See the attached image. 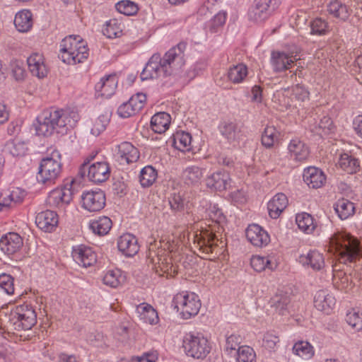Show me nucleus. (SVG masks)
I'll use <instances>...</instances> for the list:
<instances>
[{
  "label": "nucleus",
  "mask_w": 362,
  "mask_h": 362,
  "mask_svg": "<svg viewBox=\"0 0 362 362\" xmlns=\"http://www.w3.org/2000/svg\"><path fill=\"white\" fill-rule=\"evenodd\" d=\"M186 47L187 43L181 42L167 51L163 57L159 53L153 54L140 74L141 81L165 78L171 75L183 76L182 72L185 65Z\"/></svg>",
  "instance_id": "1"
},
{
  "label": "nucleus",
  "mask_w": 362,
  "mask_h": 362,
  "mask_svg": "<svg viewBox=\"0 0 362 362\" xmlns=\"http://www.w3.org/2000/svg\"><path fill=\"white\" fill-rule=\"evenodd\" d=\"M35 124L36 134L44 136L57 134H64L73 129L79 120L76 110L71 108L46 110L37 117Z\"/></svg>",
  "instance_id": "2"
},
{
  "label": "nucleus",
  "mask_w": 362,
  "mask_h": 362,
  "mask_svg": "<svg viewBox=\"0 0 362 362\" xmlns=\"http://www.w3.org/2000/svg\"><path fill=\"white\" fill-rule=\"evenodd\" d=\"M329 247L340 264L353 262L362 257V248L358 240L350 234L338 232L329 240Z\"/></svg>",
  "instance_id": "3"
},
{
  "label": "nucleus",
  "mask_w": 362,
  "mask_h": 362,
  "mask_svg": "<svg viewBox=\"0 0 362 362\" xmlns=\"http://www.w3.org/2000/svg\"><path fill=\"white\" fill-rule=\"evenodd\" d=\"M86 42L79 35H69L62 40L60 44L59 57L68 64H76L86 60L88 55Z\"/></svg>",
  "instance_id": "4"
},
{
  "label": "nucleus",
  "mask_w": 362,
  "mask_h": 362,
  "mask_svg": "<svg viewBox=\"0 0 362 362\" xmlns=\"http://www.w3.org/2000/svg\"><path fill=\"white\" fill-rule=\"evenodd\" d=\"M37 322V314L34 308L27 303L17 305L8 316V329L22 331L29 330Z\"/></svg>",
  "instance_id": "5"
},
{
  "label": "nucleus",
  "mask_w": 362,
  "mask_h": 362,
  "mask_svg": "<svg viewBox=\"0 0 362 362\" xmlns=\"http://www.w3.org/2000/svg\"><path fill=\"white\" fill-rule=\"evenodd\" d=\"M173 306L180 312L184 319H189L198 314L201 308L199 296L192 292H182L173 298Z\"/></svg>",
  "instance_id": "6"
},
{
  "label": "nucleus",
  "mask_w": 362,
  "mask_h": 362,
  "mask_svg": "<svg viewBox=\"0 0 362 362\" xmlns=\"http://www.w3.org/2000/svg\"><path fill=\"white\" fill-rule=\"evenodd\" d=\"M182 347L187 356L196 359L205 358L211 351V346L206 338L191 333L184 337Z\"/></svg>",
  "instance_id": "7"
},
{
  "label": "nucleus",
  "mask_w": 362,
  "mask_h": 362,
  "mask_svg": "<svg viewBox=\"0 0 362 362\" xmlns=\"http://www.w3.org/2000/svg\"><path fill=\"white\" fill-rule=\"evenodd\" d=\"M60 155L53 152L51 156L42 158L40 161L37 180L39 182L47 183L54 180L61 173Z\"/></svg>",
  "instance_id": "8"
},
{
  "label": "nucleus",
  "mask_w": 362,
  "mask_h": 362,
  "mask_svg": "<svg viewBox=\"0 0 362 362\" xmlns=\"http://www.w3.org/2000/svg\"><path fill=\"white\" fill-rule=\"evenodd\" d=\"M93 158L92 156L84 161L79 168V174L81 177L87 175L89 180L95 183L103 182L110 175V165L106 161L95 162L90 165V161Z\"/></svg>",
  "instance_id": "9"
},
{
  "label": "nucleus",
  "mask_w": 362,
  "mask_h": 362,
  "mask_svg": "<svg viewBox=\"0 0 362 362\" xmlns=\"http://www.w3.org/2000/svg\"><path fill=\"white\" fill-rule=\"evenodd\" d=\"M281 2V0H255L248 11L249 20L257 23L264 21L269 18Z\"/></svg>",
  "instance_id": "10"
},
{
  "label": "nucleus",
  "mask_w": 362,
  "mask_h": 362,
  "mask_svg": "<svg viewBox=\"0 0 362 362\" xmlns=\"http://www.w3.org/2000/svg\"><path fill=\"white\" fill-rule=\"evenodd\" d=\"M82 207L90 212L102 210L106 203L105 192L101 190L85 191L81 194Z\"/></svg>",
  "instance_id": "11"
},
{
  "label": "nucleus",
  "mask_w": 362,
  "mask_h": 362,
  "mask_svg": "<svg viewBox=\"0 0 362 362\" xmlns=\"http://www.w3.org/2000/svg\"><path fill=\"white\" fill-rule=\"evenodd\" d=\"M231 179L229 173L226 170H219L207 175L204 183L207 189L211 191L222 192L230 187Z\"/></svg>",
  "instance_id": "12"
},
{
  "label": "nucleus",
  "mask_w": 362,
  "mask_h": 362,
  "mask_svg": "<svg viewBox=\"0 0 362 362\" xmlns=\"http://www.w3.org/2000/svg\"><path fill=\"white\" fill-rule=\"evenodd\" d=\"M297 58V54L293 52L286 53L284 52L273 51L272 52L271 62L275 72H281L289 69Z\"/></svg>",
  "instance_id": "13"
},
{
  "label": "nucleus",
  "mask_w": 362,
  "mask_h": 362,
  "mask_svg": "<svg viewBox=\"0 0 362 362\" xmlns=\"http://www.w3.org/2000/svg\"><path fill=\"white\" fill-rule=\"evenodd\" d=\"M23 245V238L16 233H8L0 239V250L8 256L18 252Z\"/></svg>",
  "instance_id": "14"
},
{
  "label": "nucleus",
  "mask_w": 362,
  "mask_h": 362,
  "mask_svg": "<svg viewBox=\"0 0 362 362\" xmlns=\"http://www.w3.org/2000/svg\"><path fill=\"white\" fill-rule=\"evenodd\" d=\"M247 239L256 247H262L270 242L268 233L258 224L249 225L245 231Z\"/></svg>",
  "instance_id": "15"
},
{
  "label": "nucleus",
  "mask_w": 362,
  "mask_h": 362,
  "mask_svg": "<svg viewBox=\"0 0 362 362\" xmlns=\"http://www.w3.org/2000/svg\"><path fill=\"white\" fill-rule=\"evenodd\" d=\"M72 257L74 261L83 267H88L96 262V255L88 246L81 245L73 247Z\"/></svg>",
  "instance_id": "16"
},
{
  "label": "nucleus",
  "mask_w": 362,
  "mask_h": 362,
  "mask_svg": "<svg viewBox=\"0 0 362 362\" xmlns=\"http://www.w3.org/2000/svg\"><path fill=\"white\" fill-rule=\"evenodd\" d=\"M287 149L289 159L296 162L305 161L310 154L308 145L298 138L290 141Z\"/></svg>",
  "instance_id": "17"
},
{
  "label": "nucleus",
  "mask_w": 362,
  "mask_h": 362,
  "mask_svg": "<svg viewBox=\"0 0 362 362\" xmlns=\"http://www.w3.org/2000/svg\"><path fill=\"white\" fill-rule=\"evenodd\" d=\"M116 156L120 163L130 164L136 162L140 154L138 149L131 143L124 141L117 146Z\"/></svg>",
  "instance_id": "18"
},
{
  "label": "nucleus",
  "mask_w": 362,
  "mask_h": 362,
  "mask_svg": "<svg viewBox=\"0 0 362 362\" xmlns=\"http://www.w3.org/2000/svg\"><path fill=\"white\" fill-rule=\"evenodd\" d=\"M37 226L45 232H52L58 225V215L51 210L42 211L35 217Z\"/></svg>",
  "instance_id": "19"
},
{
  "label": "nucleus",
  "mask_w": 362,
  "mask_h": 362,
  "mask_svg": "<svg viewBox=\"0 0 362 362\" xmlns=\"http://www.w3.org/2000/svg\"><path fill=\"white\" fill-rule=\"evenodd\" d=\"M117 247L126 257H133L136 255L139 250L137 238L130 233L123 234L119 238Z\"/></svg>",
  "instance_id": "20"
},
{
  "label": "nucleus",
  "mask_w": 362,
  "mask_h": 362,
  "mask_svg": "<svg viewBox=\"0 0 362 362\" xmlns=\"http://www.w3.org/2000/svg\"><path fill=\"white\" fill-rule=\"evenodd\" d=\"M336 303V299L327 290H320L314 296V306L329 314Z\"/></svg>",
  "instance_id": "21"
},
{
  "label": "nucleus",
  "mask_w": 362,
  "mask_h": 362,
  "mask_svg": "<svg viewBox=\"0 0 362 362\" xmlns=\"http://www.w3.org/2000/svg\"><path fill=\"white\" fill-rule=\"evenodd\" d=\"M303 177L308 186L313 189L321 187L326 180L324 173L316 167H308L305 169Z\"/></svg>",
  "instance_id": "22"
},
{
  "label": "nucleus",
  "mask_w": 362,
  "mask_h": 362,
  "mask_svg": "<svg viewBox=\"0 0 362 362\" xmlns=\"http://www.w3.org/2000/svg\"><path fill=\"white\" fill-rule=\"evenodd\" d=\"M27 63L30 71L33 76L44 78L47 76V70L44 63V58L41 54L33 53L28 59Z\"/></svg>",
  "instance_id": "23"
},
{
  "label": "nucleus",
  "mask_w": 362,
  "mask_h": 362,
  "mask_svg": "<svg viewBox=\"0 0 362 362\" xmlns=\"http://www.w3.org/2000/svg\"><path fill=\"white\" fill-rule=\"evenodd\" d=\"M117 80L115 75H108L102 78L95 86V91L100 93V95L108 98L115 92Z\"/></svg>",
  "instance_id": "24"
},
{
  "label": "nucleus",
  "mask_w": 362,
  "mask_h": 362,
  "mask_svg": "<svg viewBox=\"0 0 362 362\" xmlns=\"http://www.w3.org/2000/svg\"><path fill=\"white\" fill-rule=\"evenodd\" d=\"M298 261L303 266H309L314 270H320L325 266L323 255L317 250H310L306 255H301Z\"/></svg>",
  "instance_id": "25"
},
{
  "label": "nucleus",
  "mask_w": 362,
  "mask_h": 362,
  "mask_svg": "<svg viewBox=\"0 0 362 362\" xmlns=\"http://www.w3.org/2000/svg\"><path fill=\"white\" fill-rule=\"evenodd\" d=\"M288 205L287 197L284 193H278L268 202L269 214L272 218H277Z\"/></svg>",
  "instance_id": "26"
},
{
  "label": "nucleus",
  "mask_w": 362,
  "mask_h": 362,
  "mask_svg": "<svg viewBox=\"0 0 362 362\" xmlns=\"http://www.w3.org/2000/svg\"><path fill=\"white\" fill-rule=\"evenodd\" d=\"M206 169L197 165L187 167L182 172V176L187 185H198L204 177Z\"/></svg>",
  "instance_id": "27"
},
{
  "label": "nucleus",
  "mask_w": 362,
  "mask_h": 362,
  "mask_svg": "<svg viewBox=\"0 0 362 362\" xmlns=\"http://www.w3.org/2000/svg\"><path fill=\"white\" fill-rule=\"evenodd\" d=\"M156 257H151V252H150L149 256L148 257V259H149L150 262L153 264L156 265L158 264V267H156V273H158L159 271L165 273L167 274V276L173 277L177 274V271L175 267L170 262H168V259L166 258H162L158 256H156V252H153Z\"/></svg>",
  "instance_id": "28"
},
{
  "label": "nucleus",
  "mask_w": 362,
  "mask_h": 362,
  "mask_svg": "<svg viewBox=\"0 0 362 362\" xmlns=\"http://www.w3.org/2000/svg\"><path fill=\"white\" fill-rule=\"evenodd\" d=\"M170 121L171 117L168 113L158 112L151 117V127L154 132L163 134L169 128Z\"/></svg>",
  "instance_id": "29"
},
{
  "label": "nucleus",
  "mask_w": 362,
  "mask_h": 362,
  "mask_svg": "<svg viewBox=\"0 0 362 362\" xmlns=\"http://www.w3.org/2000/svg\"><path fill=\"white\" fill-rule=\"evenodd\" d=\"M136 311L140 320L150 325H156L158 322V313L151 305L145 303H141L137 305Z\"/></svg>",
  "instance_id": "30"
},
{
  "label": "nucleus",
  "mask_w": 362,
  "mask_h": 362,
  "mask_svg": "<svg viewBox=\"0 0 362 362\" xmlns=\"http://www.w3.org/2000/svg\"><path fill=\"white\" fill-rule=\"evenodd\" d=\"M112 222L107 216H100L92 221L89 224V228L92 232L99 236L107 235L112 228Z\"/></svg>",
  "instance_id": "31"
},
{
  "label": "nucleus",
  "mask_w": 362,
  "mask_h": 362,
  "mask_svg": "<svg viewBox=\"0 0 362 362\" xmlns=\"http://www.w3.org/2000/svg\"><path fill=\"white\" fill-rule=\"evenodd\" d=\"M218 129L221 134L230 142L238 141L241 136L240 127L233 122H221Z\"/></svg>",
  "instance_id": "32"
},
{
  "label": "nucleus",
  "mask_w": 362,
  "mask_h": 362,
  "mask_svg": "<svg viewBox=\"0 0 362 362\" xmlns=\"http://www.w3.org/2000/svg\"><path fill=\"white\" fill-rule=\"evenodd\" d=\"M327 7L329 14L342 21L348 20L351 13V9L347 5L338 0L330 2Z\"/></svg>",
  "instance_id": "33"
},
{
  "label": "nucleus",
  "mask_w": 362,
  "mask_h": 362,
  "mask_svg": "<svg viewBox=\"0 0 362 362\" xmlns=\"http://www.w3.org/2000/svg\"><path fill=\"white\" fill-rule=\"evenodd\" d=\"M334 209L339 218L345 220L355 213V206L351 201L341 198L334 204Z\"/></svg>",
  "instance_id": "34"
},
{
  "label": "nucleus",
  "mask_w": 362,
  "mask_h": 362,
  "mask_svg": "<svg viewBox=\"0 0 362 362\" xmlns=\"http://www.w3.org/2000/svg\"><path fill=\"white\" fill-rule=\"evenodd\" d=\"M14 25L19 32H28L33 26V15L29 10L18 12L14 18Z\"/></svg>",
  "instance_id": "35"
},
{
  "label": "nucleus",
  "mask_w": 362,
  "mask_h": 362,
  "mask_svg": "<svg viewBox=\"0 0 362 362\" xmlns=\"http://www.w3.org/2000/svg\"><path fill=\"white\" fill-rule=\"evenodd\" d=\"M290 302V296L287 293L280 291L271 298L269 303L279 315H283L288 310Z\"/></svg>",
  "instance_id": "36"
},
{
  "label": "nucleus",
  "mask_w": 362,
  "mask_h": 362,
  "mask_svg": "<svg viewBox=\"0 0 362 362\" xmlns=\"http://www.w3.org/2000/svg\"><path fill=\"white\" fill-rule=\"evenodd\" d=\"M338 165L340 168L349 174L356 173L360 168L358 159L346 153L340 155Z\"/></svg>",
  "instance_id": "37"
},
{
  "label": "nucleus",
  "mask_w": 362,
  "mask_h": 362,
  "mask_svg": "<svg viewBox=\"0 0 362 362\" xmlns=\"http://www.w3.org/2000/svg\"><path fill=\"white\" fill-rule=\"evenodd\" d=\"M247 74V66L243 63H239L230 67L227 73V76L230 82L233 83H240L244 81Z\"/></svg>",
  "instance_id": "38"
},
{
  "label": "nucleus",
  "mask_w": 362,
  "mask_h": 362,
  "mask_svg": "<svg viewBox=\"0 0 362 362\" xmlns=\"http://www.w3.org/2000/svg\"><path fill=\"white\" fill-rule=\"evenodd\" d=\"M218 238L214 234H209L199 240V250L202 255H210L214 253V249L218 247Z\"/></svg>",
  "instance_id": "39"
},
{
  "label": "nucleus",
  "mask_w": 362,
  "mask_h": 362,
  "mask_svg": "<svg viewBox=\"0 0 362 362\" xmlns=\"http://www.w3.org/2000/svg\"><path fill=\"white\" fill-rule=\"evenodd\" d=\"M252 267L257 272H261L266 269L274 270L276 264L269 257L253 256L250 260Z\"/></svg>",
  "instance_id": "40"
},
{
  "label": "nucleus",
  "mask_w": 362,
  "mask_h": 362,
  "mask_svg": "<svg viewBox=\"0 0 362 362\" xmlns=\"http://www.w3.org/2000/svg\"><path fill=\"white\" fill-rule=\"evenodd\" d=\"M158 177L157 170L151 165H146L143 168L139 175V182L143 187L151 186Z\"/></svg>",
  "instance_id": "41"
},
{
  "label": "nucleus",
  "mask_w": 362,
  "mask_h": 362,
  "mask_svg": "<svg viewBox=\"0 0 362 362\" xmlns=\"http://www.w3.org/2000/svg\"><path fill=\"white\" fill-rule=\"evenodd\" d=\"M103 33L108 38L119 37L122 33V25L117 19H111L104 25Z\"/></svg>",
  "instance_id": "42"
},
{
  "label": "nucleus",
  "mask_w": 362,
  "mask_h": 362,
  "mask_svg": "<svg viewBox=\"0 0 362 362\" xmlns=\"http://www.w3.org/2000/svg\"><path fill=\"white\" fill-rule=\"evenodd\" d=\"M296 223L298 228L306 233H312L315 228L314 219L313 216L308 213H302L296 215Z\"/></svg>",
  "instance_id": "43"
},
{
  "label": "nucleus",
  "mask_w": 362,
  "mask_h": 362,
  "mask_svg": "<svg viewBox=\"0 0 362 362\" xmlns=\"http://www.w3.org/2000/svg\"><path fill=\"white\" fill-rule=\"evenodd\" d=\"M192 136L188 132H177L174 136V146L180 151H189L191 148Z\"/></svg>",
  "instance_id": "44"
},
{
  "label": "nucleus",
  "mask_w": 362,
  "mask_h": 362,
  "mask_svg": "<svg viewBox=\"0 0 362 362\" xmlns=\"http://www.w3.org/2000/svg\"><path fill=\"white\" fill-rule=\"evenodd\" d=\"M237 362H255L256 354L254 349L248 346H238L233 353Z\"/></svg>",
  "instance_id": "45"
},
{
  "label": "nucleus",
  "mask_w": 362,
  "mask_h": 362,
  "mask_svg": "<svg viewBox=\"0 0 362 362\" xmlns=\"http://www.w3.org/2000/svg\"><path fill=\"white\" fill-rule=\"evenodd\" d=\"M293 352L304 359H309L314 354L313 347L309 342L304 341L296 342L293 346Z\"/></svg>",
  "instance_id": "46"
},
{
  "label": "nucleus",
  "mask_w": 362,
  "mask_h": 362,
  "mask_svg": "<svg viewBox=\"0 0 362 362\" xmlns=\"http://www.w3.org/2000/svg\"><path fill=\"white\" fill-rule=\"evenodd\" d=\"M310 34L316 35H325L329 31V23L322 18H316L310 23Z\"/></svg>",
  "instance_id": "47"
},
{
  "label": "nucleus",
  "mask_w": 362,
  "mask_h": 362,
  "mask_svg": "<svg viewBox=\"0 0 362 362\" xmlns=\"http://www.w3.org/2000/svg\"><path fill=\"white\" fill-rule=\"evenodd\" d=\"M124 281L121 271L119 269L109 270L103 276V283L112 288H117Z\"/></svg>",
  "instance_id": "48"
},
{
  "label": "nucleus",
  "mask_w": 362,
  "mask_h": 362,
  "mask_svg": "<svg viewBox=\"0 0 362 362\" xmlns=\"http://www.w3.org/2000/svg\"><path fill=\"white\" fill-rule=\"evenodd\" d=\"M226 20V12H218L214 17L206 24V29L211 33H216L224 25Z\"/></svg>",
  "instance_id": "49"
},
{
  "label": "nucleus",
  "mask_w": 362,
  "mask_h": 362,
  "mask_svg": "<svg viewBox=\"0 0 362 362\" xmlns=\"http://www.w3.org/2000/svg\"><path fill=\"white\" fill-rule=\"evenodd\" d=\"M115 8L120 13L126 16H133L139 10L137 4L129 0H122L117 2L115 4Z\"/></svg>",
  "instance_id": "50"
},
{
  "label": "nucleus",
  "mask_w": 362,
  "mask_h": 362,
  "mask_svg": "<svg viewBox=\"0 0 362 362\" xmlns=\"http://www.w3.org/2000/svg\"><path fill=\"white\" fill-rule=\"evenodd\" d=\"M277 140L276 130L274 127H267L262 135V144L267 148H272Z\"/></svg>",
  "instance_id": "51"
},
{
  "label": "nucleus",
  "mask_w": 362,
  "mask_h": 362,
  "mask_svg": "<svg viewBox=\"0 0 362 362\" xmlns=\"http://www.w3.org/2000/svg\"><path fill=\"white\" fill-rule=\"evenodd\" d=\"M168 202L170 209L174 213V214H177L179 216H180V214L185 210V199L180 194H173L170 197H169Z\"/></svg>",
  "instance_id": "52"
},
{
  "label": "nucleus",
  "mask_w": 362,
  "mask_h": 362,
  "mask_svg": "<svg viewBox=\"0 0 362 362\" xmlns=\"http://www.w3.org/2000/svg\"><path fill=\"white\" fill-rule=\"evenodd\" d=\"M347 323L357 331L362 330V312L353 310L346 314Z\"/></svg>",
  "instance_id": "53"
},
{
  "label": "nucleus",
  "mask_w": 362,
  "mask_h": 362,
  "mask_svg": "<svg viewBox=\"0 0 362 362\" xmlns=\"http://www.w3.org/2000/svg\"><path fill=\"white\" fill-rule=\"evenodd\" d=\"M0 288L8 295L14 294V279L8 274H0Z\"/></svg>",
  "instance_id": "54"
},
{
  "label": "nucleus",
  "mask_w": 362,
  "mask_h": 362,
  "mask_svg": "<svg viewBox=\"0 0 362 362\" xmlns=\"http://www.w3.org/2000/svg\"><path fill=\"white\" fill-rule=\"evenodd\" d=\"M139 110H136V106L132 103L131 99L127 102L122 103L117 109V113L119 117L127 118L138 113Z\"/></svg>",
  "instance_id": "55"
},
{
  "label": "nucleus",
  "mask_w": 362,
  "mask_h": 362,
  "mask_svg": "<svg viewBox=\"0 0 362 362\" xmlns=\"http://www.w3.org/2000/svg\"><path fill=\"white\" fill-rule=\"evenodd\" d=\"M293 95L299 101L304 102L309 100L310 92L308 88L302 84H296L292 88Z\"/></svg>",
  "instance_id": "56"
},
{
  "label": "nucleus",
  "mask_w": 362,
  "mask_h": 362,
  "mask_svg": "<svg viewBox=\"0 0 362 362\" xmlns=\"http://www.w3.org/2000/svg\"><path fill=\"white\" fill-rule=\"evenodd\" d=\"M279 337H277L276 335H275L272 333L267 332L264 335L262 346L264 348L272 351V350L274 349L277 343H279Z\"/></svg>",
  "instance_id": "57"
},
{
  "label": "nucleus",
  "mask_w": 362,
  "mask_h": 362,
  "mask_svg": "<svg viewBox=\"0 0 362 362\" xmlns=\"http://www.w3.org/2000/svg\"><path fill=\"white\" fill-rule=\"evenodd\" d=\"M108 122L109 120L105 115L99 116L95 122L94 127L91 129V133L95 136L99 135L105 129Z\"/></svg>",
  "instance_id": "58"
},
{
  "label": "nucleus",
  "mask_w": 362,
  "mask_h": 362,
  "mask_svg": "<svg viewBox=\"0 0 362 362\" xmlns=\"http://www.w3.org/2000/svg\"><path fill=\"white\" fill-rule=\"evenodd\" d=\"M73 183L74 181L72 180L69 185H66L64 187L58 189L60 192L62 204H64V205L69 204L72 200L74 194L71 189V186Z\"/></svg>",
  "instance_id": "59"
},
{
  "label": "nucleus",
  "mask_w": 362,
  "mask_h": 362,
  "mask_svg": "<svg viewBox=\"0 0 362 362\" xmlns=\"http://www.w3.org/2000/svg\"><path fill=\"white\" fill-rule=\"evenodd\" d=\"M208 216L215 222L219 223L224 219L222 211L218 207L217 205H210L207 209Z\"/></svg>",
  "instance_id": "60"
},
{
  "label": "nucleus",
  "mask_w": 362,
  "mask_h": 362,
  "mask_svg": "<svg viewBox=\"0 0 362 362\" xmlns=\"http://www.w3.org/2000/svg\"><path fill=\"white\" fill-rule=\"evenodd\" d=\"M47 202L51 206H62L64 205V204H62L60 192L58 189H55L50 192L47 198Z\"/></svg>",
  "instance_id": "61"
},
{
  "label": "nucleus",
  "mask_w": 362,
  "mask_h": 362,
  "mask_svg": "<svg viewBox=\"0 0 362 362\" xmlns=\"http://www.w3.org/2000/svg\"><path fill=\"white\" fill-rule=\"evenodd\" d=\"M11 146H10V145H8L9 148H10V153L13 156H23L25 155V152H26V147H25V144L24 142H17V143H12L11 144Z\"/></svg>",
  "instance_id": "62"
},
{
  "label": "nucleus",
  "mask_w": 362,
  "mask_h": 362,
  "mask_svg": "<svg viewBox=\"0 0 362 362\" xmlns=\"http://www.w3.org/2000/svg\"><path fill=\"white\" fill-rule=\"evenodd\" d=\"M319 127L323 130L325 134H329L334 128L332 119L327 116L323 117L320 122Z\"/></svg>",
  "instance_id": "63"
},
{
  "label": "nucleus",
  "mask_w": 362,
  "mask_h": 362,
  "mask_svg": "<svg viewBox=\"0 0 362 362\" xmlns=\"http://www.w3.org/2000/svg\"><path fill=\"white\" fill-rule=\"evenodd\" d=\"M239 344L240 337L235 334H231L226 339V350H230V354L235 353V351H237L236 346H238Z\"/></svg>",
  "instance_id": "64"
}]
</instances>
